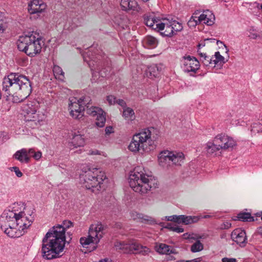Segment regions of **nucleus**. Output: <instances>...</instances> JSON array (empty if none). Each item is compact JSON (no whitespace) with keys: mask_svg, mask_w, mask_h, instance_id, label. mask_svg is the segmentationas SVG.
I'll use <instances>...</instances> for the list:
<instances>
[{"mask_svg":"<svg viewBox=\"0 0 262 262\" xmlns=\"http://www.w3.org/2000/svg\"><path fill=\"white\" fill-rule=\"evenodd\" d=\"M33 210L23 202H16L4 210L0 218L1 228L11 237L23 235L34 220Z\"/></svg>","mask_w":262,"mask_h":262,"instance_id":"f257e3e1","label":"nucleus"},{"mask_svg":"<svg viewBox=\"0 0 262 262\" xmlns=\"http://www.w3.org/2000/svg\"><path fill=\"white\" fill-rule=\"evenodd\" d=\"M72 226L70 221L65 220L46 233L42 241L41 253L44 258L52 259L60 256L65 247V231Z\"/></svg>","mask_w":262,"mask_h":262,"instance_id":"f03ea898","label":"nucleus"},{"mask_svg":"<svg viewBox=\"0 0 262 262\" xmlns=\"http://www.w3.org/2000/svg\"><path fill=\"white\" fill-rule=\"evenodd\" d=\"M2 89L7 93V99L19 103L30 94L32 89L29 80L26 77L11 73L3 80Z\"/></svg>","mask_w":262,"mask_h":262,"instance_id":"7ed1b4c3","label":"nucleus"},{"mask_svg":"<svg viewBox=\"0 0 262 262\" xmlns=\"http://www.w3.org/2000/svg\"><path fill=\"white\" fill-rule=\"evenodd\" d=\"M105 178L104 171L86 165H84L81 169L79 175V182L83 187L96 192L100 190L101 185Z\"/></svg>","mask_w":262,"mask_h":262,"instance_id":"20e7f679","label":"nucleus"},{"mask_svg":"<svg viewBox=\"0 0 262 262\" xmlns=\"http://www.w3.org/2000/svg\"><path fill=\"white\" fill-rule=\"evenodd\" d=\"M128 182L134 191L141 194L147 193L154 184L152 177L146 173L141 166L136 167L130 171Z\"/></svg>","mask_w":262,"mask_h":262,"instance_id":"39448f33","label":"nucleus"},{"mask_svg":"<svg viewBox=\"0 0 262 262\" xmlns=\"http://www.w3.org/2000/svg\"><path fill=\"white\" fill-rule=\"evenodd\" d=\"M42 45V42L39 34L33 31L24 33L19 36L17 41L18 49L30 57H34L39 54Z\"/></svg>","mask_w":262,"mask_h":262,"instance_id":"423d86ee","label":"nucleus"},{"mask_svg":"<svg viewBox=\"0 0 262 262\" xmlns=\"http://www.w3.org/2000/svg\"><path fill=\"white\" fill-rule=\"evenodd\" d=\"M153 129L145 128L135 134L129 143L128 148L134 153H148L154 149V140L152 139Z\"/></svg>","mask_w":262,"mask_h":262,"instance_id":"0eeeda50","label":"nucleus"},{"mask_svg":"<svg viewBox=\"0 0 262 262\" xmlns=\"http://www.w3.org/2000/svg\"><path fill=\"white\" fill-rule=\"evenodd\" d=\"M102 230L103 227L101 224H92L89 228V235L80 238L81 245L83 248L86 249L85 253L91 252L96 248L97 244L102 237Z\"/></svg>","mask_w":262,"mask_h":262,"instance_id":"6e6552de","label":"nucleus"},{"mask_svg":"<svg viewBox=\"0 0 262 262\" xmlns=\"http://www.w3.org/2000/svg\"><path fill=\"white\" fill-rule=\"evenodd\" d=\"M91 99L88 96L80 98L72 97L69 99L68 110L70 116L74 119L80 120L84 116V111L89 108Z\"/></svg>","mask_w":262,"mask_h":262,"instance_id":"1a4fd4ad","label":"nucleus"},{"mask_svg":"<svg viewBox=\"0 0 262 262\" xmlns=\"http://www.w3.org/2000/svg\"><path fill=\"white\" fill-rule=\"evenodd\" d=\"M39 102L36 100L27 101L21 106V114L26 121L39 123L44 119V115L38 111Z\"/></svg>","mask_w":262,"mask_h":262,"instance_id":"9d476101","label":"nucleus"},{"mask_svg":"<svg viewBox=\"0 0 262 262\" xmlns=\"http://www.w3.org/2000/svg\"><path fill=\"white\" fill-rule=\"evenodd\" d=\"M184 154L176 151H163L158 157L159 164L163 167H168L171 165L181 166L184 162Z\"/></svg>","mask_w":262,"mask_h":262,"instance_id":"9b49d317","label":"nucleus"},{"mask_svg":"<svg viewBox=\"0 0 262 262\" xmlns=\"http://www.w3.org/2000/svg\"><path fill=\"white\" fill-rule=\"evenodd\" d=\"M116 249L123 250L124 252L142 253L146 254L149 252V249L145 246H143L134 240L127 242H117L115 244Z\"/></svg>","mask_w":262,"mask_h":262,"instance_id":"f8f14e48","label":"nucleus"},{"mask_svg":"<svg viewBox=\"0 0 262 262\" xmlns=\"http://www.w3.org/2000/svg\"><path fill=\"white\" fill-rule=\"evenodd\" d=\"M215 17L211 11L206 10L199 16L192 15L188 22V25L191 27L202 24L207 26H212L214 24Z\"/></svg>","mask_w":262,"mask_h":262,"instance_id":"ddd939ff","label":"nucleus"},{"mask_svg":"<svg viewBox=\"0 0 262 262\" xmlns=\"http://www.w3.org/2000/svg\"><path fill=\"white\" fill-rule=\"evenodd\" d=\"M209 216V215L202 216L201 215L190 216L185 215H173L171 216H166L164 217V220L168 221L173 222L178 224H183L187 225L197 223L201 219L207 218Z\"/></svg>","mask_w":262,"mask_h":262,"instance_id":"4468645a","label":"nucleus"},{"mask_svg":"<svg viewBox=\"0 0 262 262\" xmlns=\"http://www.w3.org/2000/svg\"><path fill=\"white\" fill-rule=\"evenodd\" d=\"M182 68L185 73L190 75L195 74L200 67V62L194 57L187 56L183 57Z\"/></svg>","mask_w":262,"mask_h":262,"instance_id":"2eb2a0df","label":"nucleus"},{"mask_svg":"<svg viewBox=\"0 0 262 262\" xmlns=\"http://www.w3.org/2000/svg\"><path fill=\"white\" fill-rule=\"evenodd\" d=\"M86 113L96 117L95 124L97 127H102L104 126L106 121L105 113L101 108L91 106L88 108Z\"/></svg>","mask_w":262,"mask_h":262,"instance_id":"dca6fc26","label":"nucleus"},{"mask_svg":"<svg viewBox=\"0 0 262 262\" xmlns=\"http://www.w3.org/2000/svg\"><path fill=\"white\" fill-rule=\"evenodd\" d=\"M215 142L219 143L221 149H232L236 146V141L231 137L225 134H219L215 137Z\"/></svg>","mask_w":262,"mask_h":262,"instance_id":"f3484780","label":"nucleus"},{"mask_svg":"<svg viewBox=\"0 0 262 262\" xmlns=\"http://www.w3.org/2000/svg\"><path fill=\"white\" fill-rule=\"evenodd\" d=\"M69 139L68 146L71 149L83 146L85 144L83 135H81L79 131H72L69 134Z\"/></svg>","mask_w":262,"mask_h":262,"instance_id":"a211bd4d","label":"nucleus"},{"mask_svg":"<svg viewBox=\"0 0 262 262\" xmlns=\"http://www.w3.org/2000/svg\"><path fill=\"white\" fill-rule=\"evenodd\" d=\"M157 31L160 32L162 35L170 37L173 35V31L171 30V20L167 18H162L159 24L156 25Z\"/></svg>","mask_w":262,"mask_h":262,"instance_id":"6ab92c4d","label":"nucleus"},{"mask_svg":"<svg viewBox=\"0 0 262 262\" xmlns=\"http://www.w3.org/2000/svg\"><path fill=\"white\" fill-rule=\"evenodd\" d=\"M232 239L241 247H244L247 243L246 232L241 228L234 230L231 233Z\"/></svg>","mask_w":262,"mask_h":262,"instance_id":"aec40b11","label":"nucleus"},{"mask_svg":"<svg viewBox=\"0 0 262 262\" xmlns=\"http://www.w3.org/2000/svg\"><path fill=\"white\" fill-rule=\"evenodd\" d=\"M46 4L42 1L32 0L28 5V11L30 14L41 13L46 8Z\"/></svg>","mask_w":262,"mask_h":262,"instance_id":"412c9836","label":"nucleus"},{"mask_svg":"<svg viewBox=\"0 0 262 262\" xmlns=\"http://www.w3.org/2000/svg\"><path fill=\"white\" fill-rule=\"evenodd\" d=\"M130 216L133 220L137 222H140L141 223L148 224L150 225H152L156 223L155 219L151 217L138 213L136 211L130 212Z\"/></svg>","mask_w":262,"mask_h":262,"instance_id":"4be33fe9","label":"nucleus"},{"mask_svg":"<svg viewBox=\"0 0 262 262\" xmlns=\"http://www.w3.org/2000/svg\"><path fill=\"white\" fill-rule=\"evenodd\" d=\"M13 158L21 163H28L31 159L29 156V149L24 148L16 151L13 155Z\"/></svg>","mask_w":262,"mask_h":262,"instance_id":"5701e85b","label":"nucleus"},{"mask_svg":"<svg viewBox=\"0 0 262 262\" xmlns=\"http://www.w3.org/2000/svg\"><path fill=\"white\" fill-rule=\"evenodd\" d=\"M120 6L124 11H137L139 9V5L136 0H121Z\"/></svg>","mask_w":262,"mask_h":262,"instance_id":"b1692460","label":"nucleus"},{"mask_svg":"<svg viewBox=\"0 0 262 262\" xmlns=\"http://www.w3.org/2000/svg\"><path fill=\"white\" fill-rule=\"evenodd\" d=\"M161 19H159L155 16V14H146L144 17V23L149 28L157 30L156 25L159 24Z\"/></svg>","mask_w":262,"mask_h":262,"instance_id":"393cba45","label":"nucleus"},{"mask_svg":"<svg viewBox=\"0 0 262 262\" xmlns=\"http://www.w3.org/2000/svg\"><path fill=\"white\" fill-rule=\"evenodd\" d=\"M155 250L157 252L162 254H170L175 253V250L171 247L165 244H158L155 246Z\"/></svg>","mask_w":262,"mask_h":262,"instance_id":"a878e982","label":"nucleus"},{"mask_svg":"<svg viewBox=\"0 0 262 262\" xmlns=\"http://www.w3.org/2000/svg\"><path fill=\"white\" fill-rule=\"evenodd\" d=\"M219 146V143H216L215 142V138L212 141L208 142L206 144L205 147L207 154L210 155H215L217 151L221 149Z\"/></svg>","mask_w":262,"mask_h":262,"instance_id":"bb28decb","label":"nucleus"},{"mask_svg":"<svg viewBox=\"0 0 262 262\" xmlns=\"http://www.w3.org/2000/svg\"><path fill=\"white\" fill-rule=\"evenodd\" d=\"M227 61L225 57L221 55L219 52H216L212 56V64L213 67L215 66L221 67Z\"/></svg>","mask_w":262,"mask_h":262,"instance_id":"cd10ccee","label":"nucleus"},{"mask_svg":"<svg viewBox=\"0 0 262 262\" xmlns=\"http://www.w3.org/2000/svg\"><path fill=\"white\" fill-rule=\"evenodd\" d=\"M122 116L127 121H133L136 119L134 111L129 107L123 109Z\"/></svg>","mask_w":262,"mask_h":262,"instance_id":"c85d7f7f","label":"nucleus"},{"mask_svg":"<svg viewBox=\"0 0 262 262\" xmlns=\"http://www.w3.org/2000/svg\"><path fill=\"white\" fill-rule=\"evenodd\" d=\"M89 64L91 67V70L92 71V78L91 79L92 82H97L99 78H100V76H101L102 77H104L107 76V74L105 71L101 70L100 72H98L96 71H94L93 67L92 66L91 62H90Z\"/></svg>","mask_w":262,"mask_h":262,"instance_id":"c756f323","label":"nucleus"},{"mask_svg":"<svg viewBox=\"0 0 262 262\" xmlns=\"http://www.w3.org/2000/svg\"><path fill=\"white\" fill-rule=\"evenodd\" d=\"M144 42L149 48H155L158 44V41L156 38L152 36H147L144 39Z\"/></svg>","mask_w":262,"mask_h":262,"instance_id":"7c9ffc66","label":"nucleus"},{"mask_svg":"<svg viewBox=\"0 0 262 262\" xmlns=\"http://www.w3.org/2000/svg\"><path fill=\"white\" fill-rule=\"evenodd\" d=\"M53 72L56 79H58L61 81L64 80V72L60 67L58 66H54L53 68Z\"/></svg>","mask_w":262,"mask_h":262,"instance_id":"2f4dec72","label":"nucleus"},{"mask_svg":"<svg viewBox=\"0 0 262 262\" xmlns=\"http://www.w3.org/2000/svg\"><path fill=\"white\" fill-rule=\"evenodd\" d=\"M200 56V60L205 66H212V56L210 57L206 53H199Z\"/></svg>","mask_w":262,"mask_h":262,"instance_id":"473e14b6","label":"nucleus"},{"mask_svg":"<svg viewBox=\"0 0 262 262\" xmlns=\"http://www.w3.org/2000/svg\"><path fill=\"white\" fill-rule=\"evenodd\" d=\"M171 30L173 31V35L177 32L181 31L183 29V26L182 24L178 22L176 20H171Z\"/></svg>","mask_w":262,"mask_h":262,"instance_id":"72a5a7b5","label":"nucleus"},{"mask_svg":"<svg viewBox=\"0 0 262 262\" xmlns=\"http://www.w3.org/2000/svg\"><path fill=\"white\" fill-rule=\"evenodd\" d=\"M251 131L253 134L262 133V124L261 122L258 121L253 123L251 125Z\"/></svg>","mask_w":262,"mask_h":262,"instance_id":"f704fd0d","label":"nucleus"},{"mask_svg":"<svg viewBox=\"0 0 262 262\" xmlns=\"http://www.w3.org/2000/svg\"><path fill=\"white\" fill-rule=\"evenodd\" d=\"M197 241L192 245L191 247V251L192 252H198L202 251L203 249L204 246L201 242L196 239Z\"/></svg>","mask_w":262,"mask_h":262,"instance_id":"c9c22d12","label":"nucleus"},{"mask_svg":"<svg viewBox=\"0 0 262 262\" xmlns=\"http://www.w3.org/2000/svg\"><path fill=\"white\" fill-rule=\"evenodd\" d=\"M165 228L177 233H182L184 232V229L183 228L180 227L178 225L172 223H167L165 226Z\"/></svg>","mask_w":262,"mask_h":262,"instance_id":"e433bc0d","label":"nucleus"},{"mask_svg":"<svg viewBox=\"0 0 262 262\" xmlns=\"http://www.w3.org/2000/svg\"><path fill=\"white\" fill-rule=\"evenodd\" d=\"M237 218L242 221H251L252 220V217L251 216L250 213L245 212L238 214Z\"/></svg>","mask_w":262,"mask_h":262,"instance_id":"4c0bfd02","label":"nucleus"},{"mask_svg":"<svg viewBox=\"0 0 262 262\" xmlns=\"http://www.w3.org/2000/svg\"><path fill=\"white\" fill-rule=\"evenodd\" d=\"M29 155H32L33 158L36 160H39L42 157V152L40 151H35L34 148L29 149Z\"/></svg>","mask_w":262,"mask_h":262,"instance_id":"58836bf2","label":"nucleus"},{"mask_svg":"<svg viewBox=\"0 0 262 262\" xmlns=\"http://www.w3.org/2000/svg\"><path fill=\"white\" fill-rule=\"evenodd\" d=\"M9 169L11 171H14L15 172V174H16V176L17 177L20 178L23 176V173L20 171V170H19V169L18 167H16V166L12 167H10L9 168Z\"/></svg>","mask_w":262,"mask_h":262,"instance_id":"ea45409f","label":"nucleus"},{"mask_svg":"<svg viewBox=\"0 0 262 262\" xmlns=\"http://www.w3.org/2000/svg\"><path fill=\"white\" fill-rule=\"evenodd\" d=\"M183 237L185 239H199L201 238L200 236H199L193 233H185L183 234Z\"/></svg>","mask_w":262,"mask_h":262,"instance_id":"a19ab883","label":"nucleus"},{"mask_svg":"<svg viewBox=\"0 0 262 262\" xmlns=\"http://www.w3.org/2000/svg\"><path fill=\"white\" fill-rule=\"evenodd\" d=\"M116 98L113 95H108L106 97V101L110 105L116 104Z\"/></svg>","mask_w":262,"mask_h":262,"instance_id":"79ce46f5","label":"nucleus"},{"mask_svg":"<svg viewBox=\"0 0 262 262\" xmlns=\"http://www.w3.org/2000/svg\"><path fill=\"white\" fill-rule=\"evenodd\" d=\"M249 37L251 39H256L260 38V36L259 33L255 31H252L250 32Z\"/></svg>","mask_w":262,"mask_h":262,"instance_id":"37998d69","label":"nucleus"},{"mask_svg":"<svg viewBox=\"0 0 262 262\" xmlns=\"http://www.w3.org/2000/svg\"><path fill=\"white\" fill-rule=\"evenodd\" d=\"M157 69V67L156 66H154L152 67H150L148 69L149 72L151 74V72H154L153 76L154 77H156L158 75V72L156 71V69Z\"/></svg>","mask_w":262,"mask_h":262,"instance_id":"c03bdc74","label":"nucleus"},{"mask_svg":"<svg viewBox=\"0 0 262 262\" xmlns=\"http://www.w3.org/2000/svg\"><path fill=\"white\" fill-rule=\"evenodd\" d=\"M116 103H117L119 105H120L121 106H122L123 109L125 108V107H126V103L125 102L122 100V99H119V100H116Z\"/></svg>","mask_w":262,"mask_h":262,"instance_id":"a18cd8bd","label":"nucleus"},{"mask_svg":"<svg viewBox=\"0 0 262 262\" xmlns=\"http://www.w3.org/2000/svg\"><path fill=\"white\" fill-rule=\"evenodd\" d=\"M222 262H236V259L234 258L224 257L222 259Z\"/></svg>","mask_w":262,"mask_h":262,"instance_id":"49530a36","label":"nucleus"},{"mask_svg":"<svg viewBox=\"0 0 262 262\" xmlns=\"http://www.w3.org/2000/svg\"><path fill=\"white\" fill-rule=\"evenodd\" d=\"M105 132L106 135H109L113 132V127L111 126H107L105 129Z\"/></svg>","mask_w":262,"mask_h":262,"instance_id":"de8ad7c7","label":"nucleus"},{"mask_svg":"<svg viewBox=\"0 0 262 262\" xmlns=\"http://www.w3.org/2000/svg\"><path fill=\"white\" fill-rule=\"evenodd\" d=\"M89 154L91 155H101V152L97 150H90L89 151Z\"/></svg>","mask_w":262,"mask_h":262,"instance_id":"09e8293b","label":"nucleus"},{"mask_svg":"<svg viewBox=\"0 0 262 262\" xmlns=\"http://www.w3.org/2000/svg\"><path fill=\"white\" fill-rule=\"evenodd\" d=\"M231 226V224L229 222H226L224 223V228L226 229L229 228Z\"/></svg>","mask_w":262,"mask_h":262,"instance_id":"8fccbe9b","label":"nucleus"},{"mask_svg":"<svg viewBox=\"0 0 262 262\" xmlns=\"http://www.w3.org/2000/svg\"><path fill=\"white\" fill-rule=\"evenodd\" d=\"M99 262H113V261L108 258H104L99 260Z\"/></svg>","mask_w":262,"mask_h":262,"instance_id":"3c124183","label":"nucleus"},{"mask_svg":"<svg viewBox=\"0 0 262 262\" xmlns=\"http://www.w3.org/2000/svg\"><path fill=\"white\" fill-rule=\"evenodd\" d=\"M201 260L200 258H195L191 260H189L190 262H200Z\"/></svg>","mask_w":262,"mask_h":262,"instance_id":"603ef678","label":"nucleus"},{"mask_svg":"<svg viewBox=\"0 0 262 262\" xmlns=\"http://www.w3.org/2000/svg\"><path fill=\"white\" fill-rule=\"evenodd\" d=\"M4 30L5 28H4L3 26H2V22L0 21V33H3Z\"/></svg>","mask_w":262,"mask_h":262,"instance_id":"864d4df0","label":"nucleus"},{"mask_svg":"<svg viewBox=\"0 0 262 262\" xmlns=\"http://www.w3.org/2000/svg\"><path fill=\"white\" fill-rule=\"evenodd\" d=\"M204 46H205L204 43L202 42V43H201L199 44L198 48H199V49H200L201 48L203 47Z\"/></svg>","mask_w":262,"mask_h":262,"instance_id":"5fc2aeb1","label":"nucleus"},{"mask_svg":"<svg viewBox=\"0 0 262 262\" xmlns=\"http://www.w3.org/2000/svg\"><path fill=\"white\" fill-rule=\"evenodd\" d=\"M224 46H225V48L226 49V53H228V51H229V50L227 48V47L225 45H224Z\"/></svg>","mask_w":262,"mask_h":262,"instance_id":"6e6d98bb","label":"nucleus"},{"mask_svg":"<svg viewBox=\"0 0 262 262\" xmlns=\"http://www.w3.org/2000/svg\"><path fill=\"white\" fill-rule=\"evenodd\" d=\"M171 258H169V259L172 260V259H173V258H172V256H171Z\"/></svg>","mask_w":262,"mask_h":262,"instance_id":"4d7b16f0","label":"nucleus"},{"mask_svg":"<svg viewBox=\"0 0 262 262\" xmlns=\"http://www.w3.org/2000/svg\"><path fill=\"white\" fill-rule=\"evenodd\" d=\"M209 39H207L205 40V41H209Z\"/></svg>","mask_w":262,"mask_h":262,"instance_id":"13d9d810","label":"nucleus"},{"mask_svg":"<svg viewBox=\"0 0 262 262\" xmlns=\"http://www.w3.org/2000/svg\"><path fill=\"white\" fill-rule=\"evenodd\" d=\"M103 156H104V157H106V155H104V154L103 153Z\"/></svg>","mask_w":262,"mask_h":262,"instance_id":"bf43d9fd","label":"nucleus"},{"mask_svg":"<svg viewBox=\"0 0 262 262\" xmlns=\"http://www.w3.org/2000/svg\"><path fill=\"white\" fill-rule=\"evenodd\" d=\"M103 156H104V157H106V155H104V154L103 153Z\"/></svg>","mask_w":262,"mask_h":262,"instance_id":"052dcab7","label":"nucleus"},{"mask_svg":"<svg viewBox=\"0 0 262 262\" xmlns=\"http://www.w3.org/2000/svg\"><path fill=\"white\" fill-rule=\"evenodd\" d=\"M261 8L262 9V4H261Z\"/></svg>","mask_w":262,"mask_h":262,"instance_id":"680f3d73","label":"nucleus"},{"mask_svg":"<svg viewBox=\"0 0 262 262\" xmlns=\"http://www.w3.org/2000/svg\"><path fill=\"white\" fill-rule=\"evenodd\" d=\"M261 220H262V216L261 217Z\"/></svg>","mask_w":262,"mask_h":262,"instance_id":"e2e57ef3","label":"nucleus"}]
</instances>
